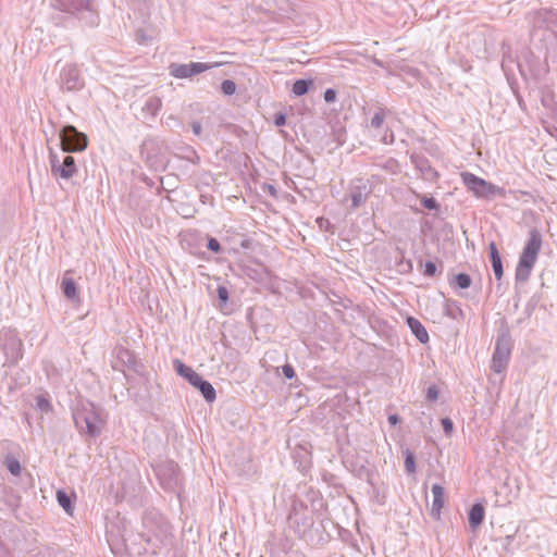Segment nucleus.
Here are the masks:
<instances>
[{
	"instance_id": "f257e3e1",
	"label": "nucleus",
	"mask_w": 557,
	"mask_h": 557,
	"mask_svg": "<svg viewBox=\"0 0 557 557\" xmlns=\"http://www.w3.org/2000/svg\"><path fill=\"white\" fill-rule=\"evenodd\" d=\"M532 44L545 51V58L557 63V10L537 9L527 13Z\"/></svg>"
},
{
	"instance_id": "f03ea898",
	"label": "nucleus",
	"mask_w": 557,
	"mask_h": 557,
	"mask_svg": "<svg viewBox=\"0 0 557 557\" xmlns=\"http://www.w3.org/2000/svg\"><path fill=\"white\" fill-rule=\"evenodd\" d=\"M543 244L541 232L533 227L529 232V238L523 247L520 255L517 268H516V283H525L534 268L537 260L539 252Z\"/></svg>"
},
{
	"instance_id": "7ed1b4c3",
	"label": "nucleus",
	"mask_w": 557,
	"mask_h": 557,
	"mask_svg": "<svg viewBox=\"0 0 557 557\" xmlns=\"http://www.w3.org/2000/svg\"><path fill=\"white\" fill-rule=\"evenodd\" d=\"M73 420L79 433L89 437L100 435L103 421L91 403H82L73 410Z\"/></svg>"
},
{
	"instance_id": "20e7f679",
	"label": "nucleus",
	"mask_w": 557,
	"mask_h": 557,
	"mask_svg": "<svg viewBox=\"0 0 557 557\" xmlns=\"http://www.w3.org/2000/svg\"><path fill=\"white\" fill-rule=\"evenodd\" d=\"M173 366H174L176 373L180 376L187 380L190 385L196 387L208 403H212L215 400L216 393H215L214 387L212 386V384L209 381L202 379V376H200L190 367L186 366L178 359H175L173 361Z\"/></svg>"
},
{
	"instance_id": "39448f33",
	"label": "nucleus",
	"mask_w": 557,
	"mask_h": 557,
	"mask_svg": "<svg viewBox=\"0 0 557 557\" xmlns=\"http://www.w3.org/2000/svg\"><path fill=\"white\" fill-rule=\"evenodd\" d=\"M511 336L507 327L499 331L492 356L491 369L495 373L506 370L511 354Z\"/></svg>"
},
{
	"instance_id": "423d86ee",
	"label": "nucleus",
	"mask_w": 557,
	"mask_h": 557,
	"mask_svg": "<svg viewBox=\"0 0 557 557\" xmlns=\"http://www.w3.org/2000/svg\"><path fill=\"white\" fill-rule=\"evenodd\" d=\"M61 149L64 152H82L88 146V137L74 125H65L60 131Z\"/></svg>"
},
{
	"instance_id": "0eeeda50",
	"label": "nucleus",
	"mask_w": 557,
	"mask_h": 557,
	"mask_svg": "<svg viewBox=\"0 0 557 557\" xmlns=\"http://www.w3.org/2000/svg\"><path fill=\"white\" fill-rule=\"evenodd\" d=\"M461 178L465 186L479 198L491 199L503 194L502 188L470 172L461 173Z\"/></svg>"
},
{
	"instance_id": "6e6552de",
	"label": "nucleus",
	"mask_w": 557,
	"mask_h": 557,
	"mask_svg": "<svg viewBox=\"0 0 557 557\" xmlns=\"http://www.w3.org/2000/svg\"><path fill=\"white\" fill-rule=\"evenodd\" d=\"M51 174L55 178L70 180L77 172L75 159L72 156H65L61 161L52 150L49 154Z\"/></svg>"
},
{
	"instance_id": "1a4fd4ad",
	"label": "nucleus",
	"mask_w": 557,
	"mask_h": 557,
	"mask_svg": "<svg viewBox=\"0 0 557 557\" xmlns=\"http://www.w3.org/2000/svg\"><path fill=\"white\" fill-rule=\"evenodd\" d=\"M348 191L351 200L349 210L354 211L366 203L369 196L372 194V187L369 181L358 177L350 182Z\"/></svg>"
},
{
	"instance_id": "9d476101",
	"label": "nucleus",
	"mask_w": 557,
	"mask_h": 557,
	"mask_svg": "<svg viewBox=\"0 0 557 557\" xmlns=\"http://www.w3.org/2000/svg\"><path fill=\"white\" fill-rule=\"evenodd\" d=\"M221 63H201L190 62L188 64L171 63L169 66L170 74L175 78H187L194 75L200 74L214 66H219Z\"/></svg>"
},
{
	"instance_id": "9b49d317",
	"label": "nucleus",
	"mask_w": 557,
	"mask_h": 557,
	"mask_svg": "<svg viewBox=\"0 0 557 557\" xmlns=\"http://www.w3.org/2000/svg\"><path fill=\"white\" fill-rule=\"evenodd\" d=\"M156 473L165 490L174 491L178 486L181 474L177 463L166 461L158 466Z\"/></svg>"
},
{
	"instance_id": "f8f14e48",
	"label": "nucleus",
	"mask_w": 557,
	"mask_h": 557,
	"mask_svg": "<svg viewBox=\"0 0 557 557\" xmlns=\"http://www.w3.org/2000/svg\"><path fill=\"white\" fill-rule=\"evenodd\" d=\"M85 83L79 70L74 64L63 67L60 73V87L63 91H77L84 87Z\"/></svg>"
},
{
	"instance_id": "ddd939ff",
	"label": "nucleus",
	"mask_w": 557,
	"mask_h": 557,
	"mask_svg": "<svg viewBox=\"0 0 557 557\" xmlns=\"http://www.w3.org/2000/svg\"><path fill=\"white\" fill-rule=\"evenodd\" d=\"M410 161L425 181L434 182L437 178L438 173L431 165L429 159L424 156L411 153Z\"/></svg>"
},
{
	"instance_id": "4468645a",
	"label": "nucleus",
	"mask_w": 557,
	"mask_h": 557,
	"mask_svg": "<svg viewBox=\"0 0 557 557\" xmlns=\"http://www.w3.org/2000/svg\"><path fill=\"white\" fill-rule=\"evenodd\" d=\"M116 362L127 367V369L133 370L134 372H138L139 367L141 366L135 354L124 347L116 348Z\"/></svg>"
},
{
	"instance_id": "2eb2a0df",
	"label": "nucleus",
	"mask_w": 557,
	"mask_h": 557,
	"mask_svg": "<svg viewBox=\"0 0 557 557\" xmlns=\"http://www.w3.org/2000/svg\"><path fill=\"white\" fill-rule=\"evenodd\" d=\"M433 494V503L431 507L430 515L435 520H438L441 517V509L444 506V487L437 483L433 484L431 487Z\"/></svg>"
},
{
	"instance_id": "dca6fc26",
	"label": "nucleus",
	"mask_w": 557,
	"mask_h": 557,
	"mask_svg": "<svg viewBox=\"0 0 557 557\" xmlns=\"http://www.w3.org/2000/svg\"><path fill=\"white\" fill-rule=\"evenodd\" d=\"M488 252H490V260H491V264H492L495 277L497 280H500L504 274V268H503V262H502L499 251L494 242H491L488 244Z\"/></svg>"
},
{
	"instance_id": "f3484780",
	"label": "nucleus",
	"mask_w": 557,
	"mask_h": 557,
	"mask_svg": "<svg viewBox=\"0 0 557 557\" xmlns=\"http://www.w3.org/2000/svg\"><path fill=\"white\" fill-rule=\"evenodd\" d=\"M485 509L482 504H473L468 513V521L471 530H476L483 522Z\"/></svg>"
},
{
	"instance_id": "a211bd4d",
	"label": "nucleus",
	"mask_w": 557,
	"mask_h": 557,
	"mask_svg": "<svg viewBox=\"0 0 557 557\" xmlns=\"http://www.w3.org/2000/svg\"><path fill=\"white\" fill-rule=\"evenodd\" d=\"M406 322L409 329L411 330L412 334L417 337V339L420 343L425 344L429 342V334L426 332V329L418 319L413 317H408Z\"/></svg>"
},
{
	"instance_id": "6ab92c4d",
	"label": "nucleus",
	"mask_w": 557,
	"mask_h": 557,
	"mask_svg": "<svg viewBox=\"0 0 557 557\" xmlns=\"http://www.w3.org/2000/svg\"><path fill=\"white\" fill-rule=\"evenodd\" d=\"M61 289L67 299H78L76 283L72 277H69L66 274L62 280Z\"/></svg>"
},
{
	"instance_id": "aec40b11",
	"label": "nucleus",
	"mask_w": 557,
	"mask_h": 557,
	"mask_svg": "<svg viewBox=\"0 0 557 557\" xmlns=\"http://www.w3.org/2000/svg\"><path fill=\"white\" fill-rule=\"evenodd\" d=\"M57 500L66 513H73L74 507L72 505V498L64 490H59L57 492Z\"/></svg>"
},
{
	"instance_id": "412c9836",
	"label": "nucleus",
	"mask_w": 557,
	"mask_h": 557,
	"mask_svg": "<svg viewBox=\"0 0 557 557\" xmlns=\"http://www.w3.org/2000/svg\"><path fill=\"white\" fill-rule=\"evenodd\" d=\"M312 85V79H297L293 85L292 91L296 96H304L309 91Z\"/></svg>"
},
{
	"instance_id": "4be33fe9",
	"label": "nucleus",
	"mask_w": 557,
	"mask_h": 557,
	"mask_svg": "<svg viewBox=\"0 0 557 557\" xmlns=\"http://www.w3.org/2000/svg\"><path fill=\"white\" fill-rule=\"evenodd\" d=\"M455 285L461 289H467L471 286L472 278L467 273H458L454 277Z\"/></svg>"
},
{
	"instance_id": "5701e85b",
	"label": "nucleus",
	"mask_w": 557,
	"mask_h": 557,
	"mask_svg": "<svg viewBox=\"0 0 557 557\" xmlns=\"http://www.w3.org/2000/svg\"><path fill=\"white\" fill-rule=\"evenodd\" d=\"M50 4L53 9L65 13H71L74 9L73 4L67 0H50Z\"/></svg>"
},
{
	"instance_id": "b1692460",
	"label": "nucleus",
	"mask_w": 557,
	"mask_h": 557,
	"mask_svg": "<svg viewBox=\"0 0 557 557\" xmlns=\"http://www.w3.org/2000/svg\"><path fill=\"white\" fill-rule=\"evenodd\" d=\"M294 521L297 523L296 532L300 537H305L306 528L312 525V519L304 516L300 518V521L297 519H295Z\"/></svg>"
},
{
	"instance_id": "393cba45",
	"label": "nucleus",
	"mask_w": 557,
	"mask_h": 557,
	"mask_svg": "<svg viewBox=\"0 0 557 557\" xmlns=\"http://www.w3.org/2000/svg\"><path fill=\"white\" fill-rule=\"evenodd\" d=\"M5 466H7V469L10 471L11 474L20 475V473H21V463H20V461L16 458L8 456L5 458Z\"/></svg>"
},
{
	"instance_id": "a878e982",
	"label": "nucleus",
	"mask_w": 557,
	"mask_h": 557,
	"mask_svg": "<svg viewBox=\"0 0 557 557\" xmlns=\"http://www.w3.org/2000/svg\"><path fill=\"white\" fill-rule=\"evenodd\" d=\"M11 346H12V352L10 355V358L12 360H17L18 358L22 357V354H21L22 341L16 338L15 336H13L11 338Z\"/></svg>"
},
{
	"instance_id": "bb28decb",
	"label": "nucleus",
	"mask_w": 557,
	"mask_h": 557,
	"mask_svg": "<svg viewBox=\"0 0 557 557\" xmlns=\"http://www.w3.org/2000/svg\"><path fill=\"white\" fill-rule=\"evenodd\" d=\"M405 468L408 473L416 472L414 455L408 449L405 451Z\"/></svg>"
},
{
	"instance_id": "cd10ccee",
	"label": "nucleus",
	"mask_w": 557,
	"mask_h": 557,
	"mask_svg": "<svg viewBox=\"0 0 557 557\" xmlns=\"http://www.w3.org/2000/svg\"><path fill=\"white\" fill-rule=\"evenodd\" d=\"M385 119V111L384 109L380 108L371 119V126L373 128H380L383 125Z\"/></svg>"
},
{
	"instance_id": "c85d7f7f",
	"label": "nucleus",
	"mask_w": 557,
	"mask_h": 557,
	"mask_svg": "<svg viewBox=\"0 0 557 557\" xmlns=\"http://www.w3.org/2000/svg\"><path fill=\"white\" fill-rule=\"evenodd\" d=\"M221 90L226 96H232L236 92V84L231 79H225L221 84Z\"/></svg>"
},
{
	"instance_id": "c756f323",
	"label": "nucleus",
	"mask_w": 557,
	"mask_h": 557,
	"mask_svg": "<svg viewBox=\"0 0 557 557\" xmlns=\"http://www.w3.org/2000/svg\"><path fill=\"white\" fill-rule=\"evenodd\" d=\"M36 407L42 412H49L52 409L50 401L41 395L36 397Z\"/></svg>"
},
{
	"instance_id": "7c9ffc66",
	"label": "nucleus",
	"mask_w": 557,
	"mask_h": 557,
	"mask_svg": "<svg viewBox=\"0 0 557 557\" xmlns=\"http://www.w3.org/2000/svg\"><path fill=\"white\" fill-rule=\"evenodd\" d=\"M216 296L220 301V306L221 307L225 306L228 301V289L225 286L220 285L216 288Z\"/></svg>"
},
{
	"instance_id": "2f4dec72",
	"label": "nucleus",
	"mask_w": 557,
	"mask_h": 557,
	"mask_svg": "<svg viewBox=\"0 0 557 557\" xmlns=\"http://www.w3.org/2000/svg\"><path fill=\"white\" fill-rule=\"evenodd\" d=\"M421 205L429 210H437L440 208V203L433 197L423 196Z\"/></svg>"
},
{
	"instance_id": "473e14b6",
	"label": "nucleus",
	"mask_w": 557,
	"mask_h": 557,
	"mask_svg": "<svg viewBox=\"0 0 557 557\" xmlns=\"http://www.w3.org/2000/svg\"><path fill=\"white\" fill-rule=\"evenodd\" d=\"M161 107V101L160 99L158 98H149L147 103H146V109L148 111H150L152 114H156L157 111L160 109Z\"/></svg>"
},
{
	"instance_id": "72a5a7b5",
	"label": "nucleus",
	"mask_w": 557,
	"mask_h": 557,
	"mask_svg": "<svg viewBox=\"0 0 557 557\" xmlns=\"http://www.w3.org/2000/svg\"><path fill=\"white\" fill-rule=\"evenodd\" d=\"M207 248L214 253H219L222 250L220 242L214 237H209Z\"/></svg>"
},
{
	"instance_id": "f704fd0d",
	"label": "nucleus",
	"mask_w": 557,
	"mask_h": 557,
	"mask_svg": "<svg viewBox=\"0 0 557 557\" xmlns=\"http://www.w3.org/2000/svg\"><path fill=\"white\" fill-rule=\"evenodd\" d=\"M438 395L440 391L435 384H432L431 386L428 387L426 399L429 401H435L438 398Z\"/></svg>"
},
{
	"instance_id": "c9c22d12",
	"label": "nucleus",
	"mask_w": 557,
	"mask_h": 557,
	"mask_svg": "<svg viewBox=\"0 0 557 557\" xmlns=\"http://www.w3.org/2000/svg\"><path fill=\"white\" fill-rule=\"evenodd\" d=\"M436 270H437V267H436V264H435L433 261H426V262L424 263V271H423V274H424L425 276L431 277V276H434V275H435Z\"/></svg>"
},
{
	"instance_id": "e433bc0d",
	"label": "nucleus",
	"mask_w": 557,
	"mask_h": 557,
	"mask_svg": "<svg viewBox=\"0 0 557 557\" xmlns=\"http://www.w3.org/2000/svg\"><path fill=\"white\" fill-rule=\"evenodd\" d=\"M441 424L443 426L444 433L449 436L454 430V423L450 418H443L441 420Z\"/></svg>"
},
{
	"instance_id": "4c0bfd02",
	"label": "nucleus",
	"mask_w": 557,
	"mask_h": 557,
	"mask_svg": "<svg viewBox=\"0 0 557 557\" xmlns=\"http://www.w3.org/2000/svg\"><path fill=\"white\" fill-rule=\"evenodd\" d=\"M75 10H88L90 0H71Z\"/></svg>"
},
{
	"instance_id": "58836bf2",
	"label": "nucleus",
	"mask_w": 557,
	"mask_h": 557,
	"mask_svg": "<svg viewBox=\"0 0 557 557\" xmlns=\"http://www.w3.org/2000/svg\"><path fill=\"white\" fill-rule=\"evenodd\" d=\"M282 372H283V375L288 379V380H292L296 376V373H295V369L292 364L289 363H286L282 367Z\"/></svg>"
},
{
	"instance_id": "ea45409f",
	"label": "nucleus",
	"mask_w": 557,
	"mask_h": 557,
	"mask_svg": "<svg viewBox=\"0 0 557 557\" xmlns=\"http://www.w3.org/2000/svg\"><path fill=\"white\" fill-rule=\"evenodd\" d=\"M336 96H337V92H336L335 89L327 88L324 91L323 98H324L325 102L331 103V102H334L336 100Z\"/></svg>"
},
{
	"instance_id": "a19ab883",
	"label": "nucleus",
	"mask_w": 557,
	"mask_h": 557,
	"mask_svg": "<svg viewBox=\"0 0 557 557\" xmlns=\"http://www.w3.org/2000/svg\"><path fill=\"white\" fill-rule=\"evenodd\" d=\"M262 190L264 193H268L270 196H272L274 198H277L278 193H277V189H276V187L274 185L264 183L262 185Z\"/></svg>"
},
{
	"instance_id": "79ce46f5",
	"label": "nucleus",
	"mask_w": 557,
	"mask_h": 557,
	"mask_svg": "<svg viewBox=\"0 0 557 557\" xmlns=\"http://www.w3.org/2000/svg\"><path fill=\"white\" fill-rule=\"evenodd\" d=\"M274 124L276 126H283L286 124V114L283 113V112H277L275 115H274Z\"/></svg>"
},
{
	"instance_id": "37998d69",
	"label": "nucleus",
	"mask_w": 557,
	"mask_h": 557,
	"mask_svg": "<svg viewBox=\"0 0 557 557\" xmlns=\"http://www.w3.org/2000/svg\"><path fill=\"white\" fill-rule=\"evenodd\" d=\"M190 126H191V129H193V133L196 135V136H199L202 132V126H201V123L198 122V121H193L190 123Z\"/></svg>"
},
{
	"instance_id": "c03bdc74",
	"label": "nucleus",
	"mask_w": 557,
	"mask_h": 557,
	"mask_svg": "<svg viewBox=\"0 0 557 557\" xmlns=\"http://www.w3.org/2000/svg\"><path fill=\"white\" fill-rule=\"evenodd\" d=\"M176 181H177V176L174 174H170L166 176V184L169 186L173 187V189L176 187L175 186Z\"/></svg>"
},
{
	"instance_id": "a18cd8bd",
	"label": "nucleus",
	"mask_w": 557,
	"mask_h": 557,
	"mask_svg": "<svg viewBox=\"0 0 557 557\" xmlns=\"http://www.w3.org/2000/svg\"><path fill=\"white\" fill-rule=\"evenodd\" d=\"M399 421H400V418L397 414H391L388 417V422L391 425H396Z\"/></svg>"
},
{
	"instance_id": "49530a36",
	"label": "nucleus",
	"mask_w": 557,
	"mask_h": 557,
	"mask_svg": "<svg viewBox=\"0 0 557 557\" xmlns=\"http://www.w3.org/2000/svg\"><path fill=\"white\" fill-rule=\"evenodd\" d=\"M191 153H193V158H187V159H188L189 161H191L193 163H198V162H199V160H200V158L197 156V153H196V151H195V150H193V151H191Z\"/></svg>"
},
{
	"instance_id": "de8ad7c7",
	"label": "nucleus",
	"mask_w": 557,
	"mask_h": 557,
	"mask_svg": "<svg viewBox=\"0 0 557 557\" xmlns=\"http://www.w3.org/2000/svg\"><path fill=\"white\" fill-rule=\"evenodd\" d=\"M317 221H318V223H319V225H320L321 227L326 226V225H327V226L330 225L329 220H325V219H323V218H320V219H318Z\"/></svg>"
},
{
	"instance_id": "09e8293b",
	"label": "nucleus",
	"mask_w": 557,
	"mask_h": 557,
	"mask_svg": "<svg viewBox=\"0 0 557 557\" xmlns=\"http://www.w3.org/2000/svg\"><path fill=\"white\" fill-rule=\"evenodd\" d=\"M317 221H318V223H319V225H320L321 227L326 226V225H327V226L330 225L329 220H325V219H323V218H320V219H318Z\"/></svg>"
},
{
	"instance_id": "8fccbe9b",
	"label": "nucleus",
	"mask_w": 557,
	"mask_h": 557,
	"mask_svg": "<svg viewBox=\"0 0 557 557\" xmlns=\"http://www.w3.org/2000/svg\"><path fill=\"white\" fill-rule=\"evenodd\" d=\"M143 182H145L146 185H148L149 187H152L154 185L153 181L147 176L143 177Z\"/></svg>"
},
{
	"instance_id": "3c124183",
	"label": "nucleus",
	"mask_w": 557,
	"mask_h": 557,
	"mask_svg": "<svg viewBox=\"0 0 557 557\" xmlns=\"http://www.w3.org/2000/svg\"><path fill=\"white\" fill-rule=\"evenodd\" d=\"M169 120H171V123L175 122V123L180 124V121H177V119L175 116H173V115H170Z\"/></svg>"
},
{
	"instance_id": "603ef678",
	"label": "nucleus",
	"mask_w": 557,
	"mask_h": 557,
	"mask_svg": "<svg viewBox=\"0 0 557 557\" xmlns=\"http://www.w3.org/2000/svg\"><path fill=\"white\" fill-rule=\"evenodd\" d=\"M169 120H171V123L175 122V123L180 124V121H177V119L175 116H173V115H170Z\"/></svg>"
},
{
	"instance_id": "864d4df0",
	"label": "nucleus",
	"mask_w": 557,
	"mask_h": 557,
	"mask_svg": "<svg viewBox=\"0 0 557 557\" xmlns=\"http://www.w3.org/2000/svg\"><path fill=\"white\" fill-rule=\"evenodd\" d=\"M141 537H143L147 543H150V542H151L150 536H146V535L141 534Z\"/></svg>"
},
{
	"instance_id": "5fc2aeb1",
	"label": "nucleus",
	"mask_w": 557,
	"mask_h": 557,
	"mask_svg": "<svg viewBox=\"0 0 557 557\" xmlns=\"http://www.w3.org/2000/svg\"><path fill=\"white\" fill-rule=\"evenodd\" d=\"M242 246L245 247V248L248 247L247 243H243Z\"/></svg>"
}]
</instances>
